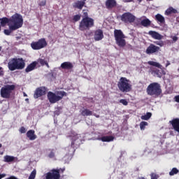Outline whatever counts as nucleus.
<instances>
[{
    "instance_id": "obj_49",
    "label": "nucleus",
    "mask_w": 179,
    "mask_h": 179,
    "mask_svg": "<svg viewBox=\"0 0 179 179\" xmlns=\"http://www.w3.org/2000/svg\"><path fill=\"white\" fill-rule=\"evenodd\" d=\"M3 75V70H2V67H0V76Z\"/></svg>"
},
{
    "instance_id": "obj_23",
    "label": "nucleus",
    "mask_w": 179,
    "mask_h": 179,
    "mask_svg": "<svg viewBox=\"0 0 179 179\" xmlns=\"http://www.w3.org/2000/svg\"><path fill=\"white\" fill-rule=\"evenodd\" d=\"M9 22H10V19H8V17L0 18V24L3 27H4V26H6V24H8L9 27Z\"/></svg>"
},
{
    "instance_id": "obj_21",
    "label": "nucleus",
    "mask_w": 179,
    "mask_h": 179,
    "mask_svg": "<svg viewBox=\"0 0 179 179\" xmlns=\"http://www.w3.org/2000/svg\"><path fill=\"white\" fill-rule=\"evenodd\" d=\"M36 66H37V62H33L29 65L27 66V67L25 69V72L29 73L31 72V71H34L36 69Z\"/></svg>"
},
{
    "instance_id": "obj_38",
    "label": "nucleus",
    "mask_w": 179,
    "mask_h": 179,
    "mask_svg": "<svg viewBox=\"0 0 179 179\" xmlns=\"http://www.w3.org/2000/svg\"><path fill=\"white\" fill-rule=\"evenodd\" d=\"M178 169H177V168H173L170 172H169V175L170 176H174L175 174H178Z\"/></svg>"
},
{
    "instance_id": "obj_9",
    "label": "nucleus",
    "mask_w": 179,
    "mask_h": 179,
    "mask_svg": "<svg viewBox=\"0 0 179 179\" xmlns=\"http://www.w3.org/2000/svg\"><path fill=\"white\" fill-rule=\"evenodd\" d=\"M135 19H136V17L129 12L124 13L121 16V20L124 22V23H134V22H135Z\"/></svg>"
},
{
    "instance_id": "obj_34",
    "label": "nucleus",
    "mask_w": 179,
    "mask_h": 179,
    "mask_svg": "<svg viewBox=\"0 0 179 179\" xmlns=\"http://www.w3.org/2000/svg\"><path fill=\"white\" fill-rule=\"evenodd\" d=\"M152 117V113H147L145 115L141 116V120H144L145 121H148Z\"/></svg>"
},
{
    "instance_id": "obj_10",
    "label": "nucleus",
    "mask_w": 179,
    "mask_h": 179,
    "mask_svg": "<svg viewBox=\"0 0 179 179\" xmlns=\"http://www.w3.org/2000/svg\"><path fill=\"white\" fill-rule=\"evenodd\" d=\"M46 179H59V170L53 169L45 174Z\"/></svg>"
},
{
    "instance_id": "obj_31",
    "label": "nucleus",
    "mask_w": 179,
    "mask_h": 179,
    "mask_svg": "<svg viewBox=\"0 0 179 179\" xmlns=\"http://www.w3.org/2000/svg\"><path fill=\"white\" fill-rule=\"evenodd\" d=\"M155 19L157 20V22H159V23H164L166 22L164 17L160 14H157L155 16Z\"/></svg>"
},
{
    "instance_id": "obj_54",
    "label": "nucleus",
    "mask_w": 179,
    "mask_h": 179,
    "mask_svg": "<svg viewBox=\"0 0 179 179\" xmlns=\"http://www.w3.org/2000/svg\"><path fill=\"white\" fill-rule=\"evenodd\" d=\"M25 101H29V99H26Z\"/></svg>"
},
{
    "instance_id": "obj_50",
    "label": "nucleus",
    "mask_w": 179,
    "mask_h": 179,
    "mask_svg": "<svg viewBox=\"0 0 179 179\" xmlns=\"http://www.w3.org/2000/svg\"><path fill=\"white\" fill-rule=\"evenodd\" d=\"M175 101H176L177 103H179V95L175 96Z\"/></svg>"
},
{
    "instance_id": "obj_55",
    "label": "nucleus",
    "mask_w": 179,
    "mask_h": 179,
    "mask_svg": "<svg viewBox=\"0 0 179 179\" xmlns=\"http://www.w3.org/2000/svg\"><path fill=\"white\" fill-rule=\"evenodd\" d=\"M96 118H99V117H100L99 115H96Z\"/></svg>"
},
{
    "instance_id": "obj_12",
    "label": "nucleus",
    "mask_w": 179,
    "mask_h": 179,
    "mask_svg": "<svg viewBox=\"0 0 179 179\" xmlns=\"http://www.w3.org/2000/svg\"><path fill=\"white\" fill-rule=\"evenodd\" d=\"M102 38H104V34H103V30L96 29L94 32V39L95 41H101Z\"/></svg>"
},
{
    "instance_id": "obj_15",
    "label": "nucleus",
    "mask_w": 179,
    "mask_h": 179,
    "mask_svg": "<svg viewBox=\"0 0 179 179\" xmlns=\"http://www.w3.org/2000/svg\"><path fill=\"white\" fill-rule=\"evenodd\" d=\"M148 34L151 36L152 38H155V40H162L163 39V36L159 32H156L155 31H150L148 32Z\"/></svg>"
},
{
    "instance_id": "obj_5",
    "label": "nucleus",
    "mask_w": 179,
    "mask_h": 179,
    "mask_svg": "<svg viewBox=\"0 0 179 179\" xmlns=\"http://www.w3.org/2000/svg\"><path fill=\"white\" fill-rule=\"evenodd\" d=\"M64 96H66V92L64 91H59L56 94L52 92L48 93V99L50 103L52 104L59 101V100H62Z\"/></svg>"
},
{
    "instance_id": "obj_24",
    "label": "nucleus",
    "mask_w": 179,
    "mask_h": 179,
    "mask_svg": "<svg viewBox=\"0 0 179 179\" xmlns=\"http://www.w3.org/2000/svg\"><path fill=\"white\" fill-rule=\"evenodd\" d=\"M80 113L83 117H89L90 115H93V112L89 109H83L81 110Z\"/></svg>"
},
{
    "instance_id": "obj_29",
    "label": "nucleus",
    "mask_w": 179,
    "mask_h": 179,
    "mask_svg": "<svg viewBox=\"0 0 179 179\" xmlns=\"http://www.w3.org/2000/svg\"><path fill=\"white\" fill-rule=\"evenodd\" d=\"M141 25L144 27H148V26H150V24L152 23L149 19H144L141 21Z\"/></svg>"
},
{
    "instance_id": "obj_30",
    "label": "nucleus",
    "mask_w": 179,
    "mask_h": 179,
    "mask_svg": "<svg viewBox=\"0 0 179 179\" xmlns=\"http://www.w3.org/2000/svg\"><path fill=\"white\" fill-rule=\"evenodd\" d=\"M15 160V157L10 156V155H6L4 156V162L6 163H10L11 162H13Z\"/></svg>"
},
{
    "instance_id": "obj_4",
    "label": "nucleus",
    "mask_w": 179,
    "mask_h": 179,
    "mask_svg": "<svg viewBox=\"0 0 179 179\" xmlns=\"http://www.w3.org/2000/svg\"><path fill=\"white\" fill-rule=\"evenodd\" d=\"M94 26V20L89 17H85L82 19L79 24V30L85 31L89 30L91 27Z\"/></svg>"
},
{
    "instance_id": "obj_1",
    "label": "nucleus",
    "mask_w": 179,
    "mask_h": 179,
    "mask_svg": "<svg viewBox=\"0 0 179 179\" xmlns=\"http://www.w3.org/2000/svg\"><path fill=\"white\" fill-rule=\"evenodd\" d=\"M23 26V17L18 13L14 14L9 21V29L10 30H17Z\"/></svg>"
},
{
    "instance_id": "obj_45",
    "label": "nucleus",
    "mask_w": 179,
    "mask_h": 179,
    "mask_svg": "<svg viewBox=\"0 0 179 179\" xmlns=\"http://www.w3.org/2000/svg\"><path fill=\"white\" fill-rule=\"evenodd\" d=\"M48 157H50V159H54V157H55V152H54V151H51L48 155Z\"/></svg>"
},
{
    "instance_id": "obj_18",
    "label": "nucleus",
    "mask_w": 179,
    "mask_h": 179,
    "mask_svg": "<svg viewBox=\"0 0 179 179\" xmlns=\"http://www.w3.org/2000/svg\"><path fill=\"white\" fill-rule=\"evenodd\" d=\"M170 124H171L173 129L176 131V132L179 133V119H173V120H171Z\"/></svg>"
},
{
    "instance_id": "obj_33",
    "label": "nucleus",
    "mask_w": 179,
    "mask_h": 179,
    "mask_svg": "<svg viewBox=\"0 0 179 179\" xmlns=\"http://www.w3.org/2000/svg\"><path fill=\"white\" fill-rule=\"evenodd\" d=\"M171 13H177V10L174 9L173 7H171L165 11V15H171Z\"/></svg>"
},
{
    "instance_id": "obj_41",
    "label": "nucleus",
    "mask_w": 179,
    "mask_h": 179,
    "mask_svg": "<svg viewBox=\"0 0 179 179\" xmlns=\"http://www.w3.org/2000/svg\"><path fill=\"white\" fill-rule=\"evenodd\" d=\"M80 19V15H76L73 16V22H79Z\"/></svg>"
},
{
    "instance_id": "obj_7",
    "label": "nucleus",
    "mask_w": 179,
    "mask_h": 179,
    "mask_svg": "<svg viewBox=\"0 0 179 179\" xmlns=\"http://www.w3.org/2000/svg\"><path fill=\"white\" fill-rule=\"evenodd\" d=\"M15 86L13 85H7L1 87L0 91L1 97H2L3 99H10L12 92L15 90Z\"/></svg>"
},
{
    "instance_id": "obj_13",
    "label": "nucleus",
    "mask_w": 179,
    "mask_h": 179,
    "mask_svg": "<svg viewBox=\"0 0 179 179\" xmlns=\"http://www.w3.org/2000/svg\"><path fill=\"white\" fill-rule=\"evenodd\" d=\"M46 89L44 87H41L35 91L34 97V99H38V97H41V96H44L45 94Z\"/></svg>"
},
{
    "instance_id": "obj_20",
    "label": "nucleus",
    "mask_w": 179,
    "mask_h": 179,
    "mask_svg": "<svg viewBox=\"0 0 179 179\" xmlns=\"http://www.w3.org/2000/svg\"><path fill=\"white\" fill-rule=\"evenodd\" d=\"M60 66L62 69L69 70L73 68V64L70 62H63Z\"/></svg>"
},
{
    "instance_id": "obj_53",
    "label": "nucleus",
    "mask_w": 179,
    "mask_h": 179,
    "mask_svg": "<svg viewBox=\"0 0 179 179\" xmlns=\"http://www.w3.org/2000/svg\"><path fill=\"white\" fill-rule=\"evenodd\" d=\"M24 97H27V94L25 92L23 93Z\"/></svg>"
},
{
    "instance_id": "obj_35",
    "label": "nucleus",
    "mask_w": 179,
    "mask_h": 179,
    "mask_svg": "<svg viewBox=\"0 0 179 179\" xmlns=\"http://www.w3.org/2000/svg\"><path fill=\"white\" fill-rule=\"evenodd\" d=\"M152 75H153L154 76H157V78H161L162 77V72H160L159 70H155V71H152L151 72Z\"/></svg>"
},
{
    "instance_id": "obj_57",
    "label": "nucleus",
    "mask_w": 179,
    "mask_h": 179,
    "mask_svg": "<svg viewBox=\"0 0 179 179\" xmlns=\"http://www.w3.org/2000/svg\"><path fill=\"white\" fill-rule=\"evenodd\" d=\"M0 148H2V144L0 143Z\"/></svg>"
},
{
    "instance_id": "obj_48",
    "label": "nucleus",
    "mask_w": 179,
    "mask_h": 179,
    "mask_svg": "<svg viewBox=\"0 0 179 179\" xmlns=\"http://www.w3.org/2000/svg\"><path fill=\"white\" fill-rule=\"evenodd\" d=\"M4 177H6V174L5 173L0 174V179L4 178Z\"/></svg>"
},
{
    "instance_id": "obj_17",
    "label": "nucleus",
    "mask_w": 179,
    "mask_h": 179,
    "mask_svg": "<svg viewBox=\"0 0 179 179\" xmlns=\"http://www.w3.org/2000/svg\"><path fill=\"white\" fill-rule=\"evenodd\" d=\"M117 6V1L115 0H106V7L107 9H113Z\"/></svg>"
},
{
    "instance_id": "obj_32",
    "label": "nucleus",
    "mask_w": 179,
    "mask_h": 179,
    "mask_svg": "<svg viewBox=\"0 0 179 179\" xmlns=\"http://www.w3.org/2000/svg\"><path fill=\"white\" fill-rule=\"evenodd\" d=\"M66 150H69V153H73L75 152V143L71 142V145L66 148Z\"/></svg>"
},
{
    "instance_id": "obj_46",
    "label": "nucleus",
    "mask_w": 179,
    "mask_h": 179,
    "mask_svg": "<svg viewBox=\"0 0 179 179\" xmlns=\"http://www.w3.org/2000/svg\"><path fill=\"white\" fill-rule=\"evenodd\" d=\"M26 128H24V127H22L20 129V132L21 134H26Z\"/></svg>"
},
{
    "instance_id": "obj_26",
    "label": "nucleus",
    "mask_w": 179,
    "mask_h": 179,
    "mask_svg": "<svg viewBox=\"0 0 179 179\" xmlns=\"http://www.w3.org/2000/svg\"><path fill=\"white\" fill-rule=\"evenodd\" d=\"M36 62H37V64H41V65H42V66H44V65H45L47 66V68H50L48 62L46 59H38Z\"/></svg>"
},
{
    "instance_id": "obj_61",
    "label": "nucleus",
    "mask_w": 179,
    "mask_h": 179,
    "mask_svg": "<svg viewBox=\"0 0 179 179\" xmlns=\"http://www.w3.org/2000/svg\"><path fill=\"white\" fill-rule=\"evenodd\" d=\"M55 114H57V115H59V114H58V113H56Z\"/></svg>"
},
{
    "instance_id": "obj_56",
    "label": "nucleus",
    "mask_w": 179,
    "mask_h": 179,
    "mask_svg": "<svg viewBox=\"0 0 179 179\" xmlns=\"http://www.w3.org/2000/svg\"><path fill=\"white\" fill-rule=\"evenodd\" d=\"M2 50V47L0 46V51Z\"/></svg>"
},
{
    "instance_id": "obj_27",
    "label": "nucleus",
    "mask_w": 179,
    "mask_h": 179,
    "mask_svg": "<svg viewBox=\"0 0 179 179\" xmlns=\"http://www.w3.org/2000/svg\"><path fill=\"white\" fill-rule=\"evenodd\" d=\"M69 136L71 138L72 141H76L80 138V135L76 134L75 131H71Z\"/></svg>"
},
{
    "instance_id": "obj_28",
    "label": "nucleus",
    "mask_w": 179,
    "mask_h": 179,
    "mask_svg": "<svg viewBox=\"0 0 179 179\" xmlns=\"http://www.w3.org/2000/svg\"><path fill=\"white\" fill-rule=\"evenodd\" d=\"M148 65H151V66H155L156 68H159V69H162L163 68V66L160 64V63H157L156 62L153 61H149L148 62Z\"/></svg>"
},
{
    "instance_id": "obj_6",
    "label": "nucleus",
    "mask_w": 179,
    "mask_h": 179,
    "mask_svg": "<svg viewBox=\"0 0 179 179\" xmlns=\"http://www.w3.org/2000/svg\"><path fill=\"white\" fill-rule=\"evenodd\" d=\"M114 36L116 44L119 47H125V45H127V42L125 41V35H124L122 31L120 29H115L114 31Z\"/></svg>"
},
{
    "instance_id": "obj_11",
    "label": "nucleus",
    "mask_w": 179,
    "mask_h": 179,
    "mask_svg": "<svg viewBox=\"0 0 179 179\" xmlns=\"http://www.w3.org/2000/svg\"><path fill=\"white\" fill-rule=\"evenodd\" d=\"M159 51H160V47L151 43L146 49L145 52L146 54H156V52H159Z\"/></svg>"
},
{
    "instance_id": "obj_19",
    "label": "nucleus",
    "mask_w": 179,
    "mask_h": 179,
    "mask_svg": "<svg viewBox=\"0 0 179 179\" xmlns=\"http://www.w3.org/2000/svg\"><path fill=\"white\" fill-rule=\"evenodd\" d=\"M8 66L10 71H16V69H17V67L16 66V62L15 60V58L11 59L9 61Z\"/></svg>"
},
{
    "instance_id": "obj_47",
    "label": "nucleus",
    "mask_w": 179,
    "mask_h": 179,
    "mask_svg": "<svg viewBox=\"0 0 179 179\" xmlns=\"http://www.w3.org/2000/svg\"><path fill=\"white\" fill-rule=\"evenodd\" d=\"M171 38H172L173 43H176V41H177L178 40V37H177V36H171Z\"/></svg>"
},
{
    "instance_id": "obj_52",
    "label": "nucleus",
    "mask_w": 179,
    "mask_h": 179,
    "mask_svg": "<svg viewBox=\"0 0 179 179\" xmlns=\"http://www.w3.org/2000/svg\"><path fill=\"white\" fill-rule=\"evenodd\" d=\"M169 65H170V62H167L166 67L169 66Z\"/></svg>"
},
{
    "instance_id": "obj_58",
    "label": "nucleus",
    "mask_w": 179,
    "mask_h": 179,
    "mask_svg": "<svg viewBox=\"0 0 179 179\" xmlns=\"http://www.w3.org/2000/svg\"><path fill=\"white\" fill-rule=\"evenodd\" d=\"M138 1H139V2H142V0H138Z\"/></svg>"
},
{
    "instance_id": "obj_44",
    "label": "nucleus",
    "mask_w": 179,
    "mask_h": 179,
    "mask_svg": "<svg viewBox=\"0 0 179 179\" xmlns=\"http://www.w3.org/2000/svg\"><path fill=\"white\" fill-rule=\"evenodd\" d=\"M120 103L123 104V106H128V101H127V99H120Z\"/></svg>"
},
{
    "instance_id": "obj_59",
    "label": "nucleus",
    "mask_w": 179,
    "mask_h": 179,
    "mask_svg": "<svg viewBox=\"0 0 179 179\" xmlns=\"http://www.w3.org/2000/svg\"><path fill=\"white\" fill-rule=\"evenodd\" d=\"M2 103V101H0V104Z\"/></svg>"
},
{
    "instance_id": "obj_42",
    "label": "nucleus",
    "mask_w": 179,
    "mask_h": 179,
    "mask_svg": "<svg viewBox=\"0 0 179 179\" xmlns=\"http://www.w3.org/2000/svg\"><path fill=\"white\" fill-rule=\"evenodd\" d=\"M150 177H151V179H158L159 178V175L156 174L155 173H152L150 174Z\"/></svg>"
},
{
    "instance_id": "obj_39",
    "label": "nucleus",
    "mask_w": 179,
    "mask_h": 179,
    "mask_svg": "<svg viewBox=\"0 0 179 179\" xmlns=\"http://www.w3.org/2000/svg\"><path fill=\"white\" fill-rule=\"evenodd\" d=\"M12 31H15V30H12L10 28H9V29H4V34H6V36H10Z\"/></svg>"
},
{
    "instance_id": "obj_25",
    "label": "nucleus",
    "mask_w": 179,
    "mask_h": 179,
    "mask_svg": "<svg viewBox=\"0 0 179 179\" xmlns=\"http://www.w3.org/2000/svg\"><path fill=\"white\" fill-rule=\"evenodd\" d=\"M101 141H102V142H113L114 137L113 136H103L101 138Z\"/></svg>"
},
{
    "instance_id": "obj_51",
    "label": "nucleus",
    "mask_w": 179,
    "mask_h": 179,
    "mask_svg": "<svg viewBox=\"0 0 179 179\" xmlns=\"http://www.w3.org/2000/svg\"><path fill=\"white\" fill-rule=\"evenodd\" d=\"M124 2H132V0H124Z\"/></svg>"
},
{
    "instance_id": "obj_43",
    "label": "nucleus",
    "mask_w": 179,
    "mask_h": 179,
    "mask_svg": "<svg viewBox=\"0 0 179 179\" xmlns=\"http://www.w3.org/2000/svg\"><path fill=\"white\" fill-rule=\"evenodd\" d=\"M47 3V0H42L41 1L39 2L38 5L39 6H45Z\"/></svg>"
},
{
    "instance_id": "obj_16",
    "label": "nucleus",
    "mask_w": 179,
    "mask_h": 179,
    "mask_svg": "<svg viewBox=\"0 0 179 179\" xmlns=\"http://www.w3.org/2000/svg\"><path fill=\"white\" fill-rule=\"evenodd\" d=\"M86 1L87 0H78L73 3V8H77V9H83V6L86 5Z\"/></svg>"
},
{
    "instance_id": "obj_14",
    "label": "nucleus",
    "mask_w": 179,
    "mask_h": 179,
    "mask_svg": "<svg viewBox=\"0 0 179 179\" xmlns=\"http://www.w3.org/2000/svg\"><path fill=\"white\" fill-rule=\"evenodd\" d=\"M15 65L17 66V69H23L26 65L24 63V60L22 58H15Z\"/></svg>"
},
{
    "instance_id": "obj_8",
    "label": "nucleus",
    "mask_w": 179,
    "mask_h": 179,
    "mask_svg": "<svg viewBox=\"0 0 179 179\" xmlns=\"http://www.w3.org/2000/svg\"><path fill=\"white\" fill-rule=\"evenodd\" d=\"M31 47L33 50H41V48L47 47V41L45 38H41L36 42H32Z\"/></svg>"
},
{
    "instance_id": "obj_3",
    "label": "nucleus",
    "mask_w": 179,
    "mask_h": 179,
    "mask_svg": "<svg viewBox=\"0 0 179 179\" xmlns=\"http://www.w3.org/2000/svg\"><path fill=\"white\" fill-rule=\"evenodd\" d=\"M117 87L122 93H128V92H131L132 85H131V81L129 80L125 77H122L117 83Z\"/></svg>"
},
{
    "instance_id": "obj_22",
    "label": "nucleus",
    "mask_w": 179,
    "mask_h": 179,
    "mask_svg": "<svg viewBox=\"0 0 179 179\" xmlns=\"http://www.w3.org/2000/svg\"><path fill=\"white\" fill-rule=\"evenodd\" d=\"M27 136L29 138V141H34L37 139V136L34 134V130H29L27 133Z\"/></svg>"
},
{
    "instance_id": "obj_36",
    "label": "nucleus",
    "mask_w": 179,
    "mask_h": 179,
    "mask_svg": "<svg viewBox=\"0 0 179 179\" xmlns=\"http://www.w3.org/2000/svg\"><path fill=\"white\" fill-rule=\"evenodd\" d=\"M148 125V123L147 122H141L140 123V129H141V131H144L145 128H146Z\"/></svg>"
},
{
    "instance_id": "obj_37",
    "label": "nucleus",
    "mask_w": 179,
    "mask_h": 179,
    "mask_svg": "<svg viewBox=\"0 0 179 179\" xmlns=\"http://www.w3.org/2000/svg\"><path fill=\"white\" fill-rule=\"evenodd\" d=\"M154 44H156V45H159V47L164 46V42L163 41H154Z\"/></svg>"
},
{
    "instance_id": "obj_2",
    "label": "nucleus",
    "mask_w": 179,
    "mask_h": 179,
    "mask_svg": "<svg viewBox=\"0 0 179 179\" xmlns=\"http://www.w3.org/2000/svg\"><path fill=\"white\" fill-rule=\"evenodd\" d=\"M147 94L152 97L157 98L162 94V87L157 83H152L147 87Z\"/></svg>"
},
{
    "instance_id": "obj_40",
    "label": "nucleus",
    "mask_w": 179,
    "mask_h": 179,
    "mask_svg": "<svg viewBox=\"0 0 179 179\" xmlns=\"http://www.w3.org/2000/svg\"><path fill=\"white\" fill-rule=\"evenodd\" d=\"M34 178H36V170H34V171L31 173V174H30V176H29V179H34Z\"/></svg>"
},
{
    "instance_id": "obj_60",
    "label": "nucleus",
    "mask_w": 179,
    "mask_h": 179,
    "mask_svg": "<svg viewBox=\"0 0 179 179\" xmlns=\"http://www.w3.org/2000/svg\"><path fill=\"white\" fill-rule=\"evenodd\" d=\"M0 31H1V25H0Z\"/></svg>"
}]
</instances>
